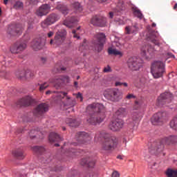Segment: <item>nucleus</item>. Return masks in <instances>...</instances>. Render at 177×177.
<instances>
[{"label":"nucleus","mask_w":177,"mask_h":177,"mask_svg":"<svg viewBox=\"0 0 177 177\" xmlns=\"http://www.w3.org/2000/svg\"><path fill=\"white\" fill-rule=\"evenodd\" d=\"M115 114L118 115V117L122 118L127 115V109L120 108L115 112Z\"/></svg>","instance_id":"29"},{"label":"nucleus","mask_w":177,"mask_h":177,"mask_svg":"<svg viewBox=\"0 0 177 177\" xmlns=\"http://www.w3.org/2000/svg\"><path fill=\"white\" fill-rule=\"evenodd\" d=\"M139 31V28L138 25L129 26L125 28L126 34H136Z\"/></svg>","instance_id":"19"},{"label":"nucleus","mask_w":177,"mask_h":177,"mask_svg":"<svg viewBox=\"0 0 177 177\" xmlns=\"http://www.w3.org/2000/svg\"><path fill=\"white\" fill-rule=\"evenodd\" d=\"M49 12H50V6H49L48 4H43L36 11V15L39 17H42V16H46V15H48Z\"/></svg>","instance_id":"15"},{"label":"nucleus","mask_w":177,"mask_h":177,"mask_svg":"<svg viewBox=\"0 0 177 177\" xmlns=\"http://www.w3.org/2000/svg\"><path fill=\"white\" fill-rule=\"evenodd\" d=\"M151 73L153 78H161L165 73V64L161 61H154L151 64Z\"/></svg>","instance_id":"3"},{"label":"nucleus","mask_w":177,"mask_h":177,"mask_svg":"<svg viewBox=\"0 0 177 177\" xmlns=\"http://www.w3.org/2000/svg\"><path fill=\"white\" fill-rule=\"evenodd\" d=\"M123 143H124V145H127V139H124Z\"/></svg>","instance_id":"60"},{"label":"nucleus","mask_w":177,"mask_h":177,"mask_svg":"<svg viewBox=\"0 0 177 177\" xmlns=\"http://www.w3.org/2000/svg\"><path fill=\"white\" fill-rule=\"evenodd\" d=\"M177 142V136H171L169 137H165L161 140V145L160 147H154V145H152L151 148V153L153 154H157V152L162 151V149H164V145H171V143H176Z\"/></svg>","instance_id":"4"},{"label":"nucleus","mask_w":177,"mask_h":177,"mask_svg":"<svg viewBox=\"0 0 177 177\" xmlns=\"http://www.w3.org/2000/svg\"><path fill=\"white\" fill-rule=\"evenodd\" d=\"M142 117H143V113L142 112L135 111L131 115V119L129 120H132L133 122H135L136 121H138V120H140V118H142Z\"/></svg>","instance_id":"27"},{"label":"nucleus","mask_w":177,"mask_h":177,"mask_svg":"<svg viewBox=\"0 0 177 177\" xmlns=\"http://www.w3.org/2000/svg\"><path fill=\"white\" fill-rule=\"evenodd\" d=\"M108 52L109 55H114L115 56H120V57H122V53L117 49L110 48Z\"/></svg>","instance_id":"32"},{"label":"nucleus","mask_w":177,"mask_h":177,"mask_svg":"<svg viewBox=\"0 0 177 177\" xmlns=\"http://www.w3.org/2000/svg\"><path fill=\"white\" fill-rule=\"evenodd\" d=\"M73 37H74V38H77V39H80V38H81V37L77 35V34H75V35H73Z\"/></svg>","instance_id":"55"},{"label":"nucleus","mask_w":177,"mask_h":177,"mask_svg":"<svg viewBox=\"0 0 177 177\" xmlns=\"http://www.w3.org/2000/svg\"><path fill=\"white\" fill-rule=\"evenodd\" d=\"M139 60L138 58L129 57L127 61V67L133 71H138L142 67V64Z\"/></svg>","instance_id":"6"},{"label":"nucleus","mask_w":177,"mask_h":177,"mask_svg":"<svg viewBox=\"0 0 177 177\" xmlns=\"http://www.w3.org/2000/svg\"><path fill=\"white\" fill-rule=\"evenodd\" d=\"M66 122L68 124V125H69V127H71L72 128L80 127V122L71 118H66Z\"/></svg>","instance_id":"25"},{"label":"nucleus","mask_w":177,"mask_h":177,"mask_svg":"<svg viewBox=\"0 0 177 177\" xmlns=\"http://www.w3.org/2000/svg\"><path fill=\"white\" fill-rule=\"evenodd\" d=\"M104 73H110V71H111V67H110V66H107V67H105L104 68Z\"/></svg>","instance_id":"44"},{"label":"nucleus","mask_w":177,"mask_h":177,"mask_svg":"<svg viewBox=\"0 0 177 177\" xmlns=\"http://www.w3.org/2000/svg\"><path fill=\"white\" fill-rule=\"evenodd\" d=\"M112 177H120V172H118V171H114L112 173Z\"/></svg>","instance_id":"45"},{"label":"nucleus","mask_w":177,"mask_h":177,"mask_svg":"<svg viewBox=\"0 0 177 177\" xmlns=\"http://www.w3.org/2000/svg\"><path fill=\"white\" fill-rule=\"evenodd\" d=\"M68 11L69 10L66 6H62L60 8V12L64 15V16H67V15H68Z\"/></svg>","instance_id":"37"},{"label":"nucleus","mask_w":177,"mask_h":177,"mask_svg":"<svg viewBox=\"0 0 177 177\" xmlns=\"http://www.w3.org/2000/svg\"><path fill=\"white\" fill-rule=\"evenodd\" d=\"M31 46L35 50H39V49H42V43L40 39H35L32 42Z\"/></svg>","instance_id":"22"},{"label":"nucleus","mask_w":177,"mask_h":177,"mask_svg":"<svg viewBox=\"0 0 177 177\" xmlns=\"http://www.w3.org/2000/svg\"><path fill=\"white\" fill-rule=\"evenodd\" d=\"M50 93H55V91H47L46 92V95H50Z\"/></svg>","instance_id":"52"},{"label":"nucleus","mask_w":177,"mask_h":177,"mask_svg":"<svg viewBox=\"0 0 177 177\" xmlns=\"http://www.w3.org/2000/svg\"><path fill=\"white\" fill-rule=\"evenodd\" d=\"M59 82H70V77L67 75L62 76L59 79H57Z\"/></svg>","instance_id":"36"},{"label":"nucleus","mask_w":177,"mask_h":177,"mask_svg":"<svg viewBox=\"0 0 177 177\" xmlns=\"http://www.w3.org/2000/svg\"><path fill=\"white\" fill-rule=\"evenodd\" d=\"M37 131L35 130H31L30 132H29V136L30 138H31L32 139L35 138V134L37 133Z\"/></svg>","instance_id":"43"},{"label":"nucleus","mask_w":177,"mask_h":177,"mask_svg":"<svg viewBox=\"0 0 177 177\" xmlns=\"http://www.w3.org/2000/svg\"><path fill=\"white\" fill-rule=\"evenodd\" d=\"M86 110L89 114L87 122L92 125H97L104 121L106 118V107L104 105L99 103H93L89 104Z\"/></svg>","instance_id":"1"},{"label":"nucleus","mask_w":177,"mask_h":177,"mask_svg":"<svg viewBox=\"0 0 177 177\" xmlns=\"http://www.w3.org/2000/svg\"><path fill=\"white\" fill-rule=\"evenodd\" d=\"M50 45H52V44H53V39H51V40L50 41Z\"/></svg>","instance_id":"62"},{"label":"nucleus","mask_w":177,"mask_h":177,"mask_svg":"<svg viewBox=\"0 0 177 177\" xmlns=\"http://www.w3.org/2000/svg\"><path fill=\"white\" fill-rule=\"evenodd\" d=\"M57 99H63L66 96V102L63 104L64 107H65V110L67 109H70V107H74V100L71 99V97L67 95V93L65 92H58L55 95Z\"/></svg>","instance_id":"8"},{"label":"nucleus","mask_w":177,"mask_h":177,"mask_svg":"<svg viewBox=\"0 0 177 177\" xmlns=\"http://www.w3.org/2000/svg\"><path fill=\"white\" fill-rule=\"evenodd\" d=\"M148 38L152 44H154V45H160V43L158 42L160 41V35H158V32H152L149 34Z\"/></svg>","instance_id":"17"},{"label":"nucleus","mask_w":177,"mask_h":177,"mask_svg":"<svg viewBox=\"0 0 177 177\" xmlns=\"http://www.w3.org/2000/svg\"><path fill=\"white\" fill-rule=\"evenodd\" d=\"M66 35H67V32L66 30H58L54 38V44L59 46V45H62L64 40L66 39Z\"/></svg>","instance_id":"9"},{"label":"nucleus","mask_w":177,"mask_h":177,"mask_svg":"<svg viewBox=\"0 0 177 177\" xmlns=\"http://www.w3.org/2000/svg\"><path fill=\"white\" fill-rule=\"evenodd\" d=\"M77 21L78 19L75 17H71V19L70 18H67L66 20L64 21V26H66L68 28H73V27H74V24H75V23H77Z\"/></svg>","instance_id":"18"},{"label":"nucleus","mask_w":177,"mask_h":177,"mask_svg":"<svg viewBox=\"0 0 177 177\" xmlns=\"http://www.w3.org/2000/svg\"><path fill=\"white\" fill-rule=\"evenodd\" d=\"M170 127L172 129H177V115L170 122Z\"/></svg>","instance_id":"35"},{"label":"nucleus","mask_w":177,"mask_h":177,"mask_svg":"<svg viewBox=\"0 0 177 177\" xmlns=\"http://www.w3.org/2000/svg\"><path fill=\"white\" fill-rule=\"evenodd\" d=\"M80 138L82 139H86V138H88V139H91V137L89 136V135L84 131H82L80 133Z\"/></svg>","instance_id":"39"},{"label":"nucleus","mask_w":177,"mask_h":177,"mask_svg":"<svg viewBox=\"0 0 177 177\" xmlns=\"http://www.w3.org/2000/svg\"><path fill=\"white\" fill-rule=\"evenodd\" d=\"M49 140L50 142H62L63 140L59 134L52 132L49 135Z\"/></svg>","instance_id":"21"},{"label":"nucleus","mask_w":177,"mask_h":177,"mask_svg":"<svg viewBox=\"0 0 177 177\" xmlns=\"http://www.w3.org/2000/svg\"><path fill=\"white\" fill-rule=\"evenodd\" d=\"M124 124L125 122H124V120L117 119L110 122L109 128L111 129V131H113V132H117L124 128Z\"/></svg>","instance_id":"10"},{"label":"nucleus","mask_w":177,"mask_h":177,"mask_svg":"<svg viewBox=\"0 0 177 177\" xmlns=\"http://www.w3.org/2000/svg\"><path fill=\"white\" fill-rule=\"evenodd\" d=\"M98 2H100L101 3H104L105 2H107L109 0H97Z\"/></svg>","instance_id":"54"},{"label":"nucleus","mask_w":177,"mask_h":177,"mask_svg":"<svg viewBox=\"0 0 177 177\" xmlns=\"http://www.w3.org/2000/svg\"><path fill=\"white\" fill-rule=\"evenodd\" d=\"M136 96L133 94H129L127 95L126 99H135Z\"/></svg>","instance_id":"46"},{"label":"nucleus","mask_w":177,"mask_h":177,"mask_svg":"<svg viewBox=\"0 0 177 177\" xmlns=\"http://www.w3.org/2000/svg\"><path fill=\"white\" fill-rule=\"evenodd\" d=\"M112 97V102H118V100H121L122 99V92L120 91V90L117 88H113V94Z\"/></svg>","instance_id":"20"},{"label":"nucleus","mask_w":177,"mask_h":177,"mask_svg":"<svg viewBox=\"0 0 177 177\" xmlns=\"http://www.w3.org/2000/svg\"><path fill=\"white\" fill-rule=\"evenodd\" d=\"M121 85H122V82H117L115 83V86H121Z\"/></svg>","instance_id":"53"},{"label":"nucleus","mask_w":177,"mask_h":177,"mask_svg":"<svg viewBox=\"0 0 177 177\" xmlns=\"http://www.w3.org/2000/svg\"><path fill=\"white\" fill-rule=\"evenodd\" d=\"M117 23H118V24H124V22L122 19H116Z\"/></svg>","instance_id":"49"},{"label":"nucleus","mask_w":177,"mask_h":177,"mask_svg":"<svg viewBox=\"0 0 177 177\" xmlns=\"http://www.w3.org/2000/svg\"><path fill=\"white\" fill-rule=\"evenodd\" d=\"M53 34H55V32H52V31H50L47 35L48 37V38H52V37H53Z\"/></svg>","instance_id":"48"},{"label":"nucleus","mask_w":177,"mask_h":177,"mask_svg":"<svg viewBox=\"0 0 177 177\" xmlns=\"http://www.w3.org/2000/svg\"><path fill=\"white\" fill-rule=\"evenodd\" d=\"M21 32H23V28L19 26H16V30H12L11 32L8 31V34H10V35H16V34H17V35H20Z\"/></svg>","instance_id":"31"},{"label":"nucleus","mask_w":177,"mask_h":177,"mask_svg":"<svg viewBox=\"0 0 177 177\" xmlns=\"http://www.w3.org/2000/svg\"><path fill=\"white\" fill-rule=\"evenodd\" d=\"M20 103L21 106H30V104L32 103V98L31 97V96H27V97H23L20 100Z\"/></svg>","instance_id":"24"},{"label":"nucleus","mask_w":177,"mask_h":177,"mask_svg":"<svg viewBox=\"0 0 177 177\" xmlns=\"http://www.w3.org/2000/svg\"><path fill=\"white\" fill-rule=\"evenodd\" d=\"M176 8H177V3L175 4L174 9H176Z\"/></svg>","instance_id":"64"},{"label":"nucleus","mask_w":177,"mask_h":177,"mask_svg":"<svg viewBox=\"0 0 177 177\" xmlns=\"http://www.w3.org/2000/svg\"><path fill=\"white\" fill-rule=\"evenodd\" d=\"M133 13L136 17H138L140 20L143 19V14H142V12H140V10L138 9L136 7L132 8Z\"/></svg>","instance_id":"28"},{"label":"nucleus","mask_w":177,"mask_h":177,"mask_svg":"<svg viewBox=\"0 0 177 177\" xmlns=\"http://www.w3.org/2000/svg\"><path fill=\"white\" fill-rule=\"evenodd\" d=\"M77 98L80 99V102H82V100H84V97H82V94H81V93H78L77 94Z\"/></svg>","instance_id":"47"},{"label":"nucleus","mask_w":177,"mask_h":177,"mask_svg":"<svg viewBox=\"0 0 177 177\" xmlns=\"http://www.w3.org/2000/svg\"><path fill=\"white\" fill-rule=\"evenodd\" d=\"M122 10V9H120V10H118V14L117 15H120Z\"/></svg>","instance_id":"58"},{"label":"nucleus","mask_w":177,"mask_h":177,"mask_svg":"<svg viewBox=\"0 0 177 177\" xmlns=\"http://www.w3.org/2000/svg\"><path fill=\"white\" fill-rule=\"evenodd\" d=\"M167 175L168 177H177V170L169 169L167 171Z\"/></svg>","instance_id":"34"},{"label":"nucleus","mask_w":177,"mask_h":177,"mask_svg":"<svg viewBox=\"0 0 177 177\" xmlns=\"http://www.w3.org/2000/svg\"><path fill=\"white\" fill-rule=\"evenodd\" d=\"M154 53V48L150 45L142 46L141 48V55L145 59H150Z\"/></svg>","instance_id":"11"},{"label":"nucleus","mask_w":177,"mask_h":177,"mask_svg":"<svg viewBox=\"0 0 177 177\" xmlns=\"http://www.w3.org/2000/svg\"><path fill=\"white\" fill-rule=\"evenodd\" d=\"M10 51L11 53L16 54V53H19V48L17 47V46L15 45L12 46L10 48Z\"/></svg>","instance_id":"42"},{"label":"nucleus","mask_w":177,"mask_h":177,"mask_svg":"<svg viewBox=\"0 0 177 177\" xmlns=\"http://www.w3.org/2000/svg\"><path fill=\"white\" fill-rule=\"evenodd\" d=\"M72 5L76 12H82L83 8L80 3L74 2Z\"/></svg>","instance_id":"33"},{"label":"nucleus","mask_w":177,"mask_h":177,"mask_svg":"<svg viewBox=\"0 0 177 177\" xmlns=\"http://www.w3.org/2000/svg\"><path fill=\"white\" fill-rule=\"evenodd\" d=\"M117 158H118L119 160H122V156H118Z\"/></svg>","instance_id":"57"},{"label":"nucleus","mask_w":177,"mask_h":177,"mask_svg":"<svg viewBox=\"0 0 177 177\" xmlns=\"http://www.w3.org/2000/svg\"><path fill=\"white\" fill-rule=\"evenodd\" d=\"M15 9H22L23 3L21 1H17L14 5Z\"/></svg>","instance_id":"40"},{"label":"nucleus","mask_w":177,"mask_h":177,"mask_svg":"<svg viewBox=\"0 0 177 177\" xmlns=\"http://www.w3.org/2000/svg\"><path fill=\"white\" fill-rule=\"evenodd\" d=\"M114 88H108L104 91V96L108 100L113 101V95Z\"/></svg>","instance_id":"23"},{"label":"nucleus","mask_w":177,"mask_h":177,"mask_svg":"<svg viewBox=\"0 0 177 177\" xmlns=\"http://www.w3.org/2000/svg\"><path fill=\"white\" fill-rule=\"evenodd\" d=\"M104 138V142L102 144V150L110 151L117 149L118 146V140L115 136H112L109 133H100L98 132L95 134V140L97 142L100 140V138Z\"/></svg>","instance_id":"2"},{"label":"nucleus","mask_w":177,"mask_h":177,"mask_svg":"<svg viewBox=\"0 0 177 177\" xmlns=\"http://www.w3.org/2000/svg\"><path fill=\"white\" fill-rule=\"evenodd\" d=\"M164 115H165V113L164 112H158L154 114L151 118V123L153 125H160L161 122H163L165 120Z\"/></svg>","instance_id":"13"},{"label":"nucleus","mask_w":177,"mask_h":177,"mask_svg":"<svg viewBox=\"0 0 177 177\" xmlns=\"http://www.w3.org/2000/svg\"><path fill=\"white\" fill-rule=\"evenodd\" d=\"M30 78H32V77H34V73H30Z\"/></svg>","instance_id":"59"},{"label":"nucleus","mask_w":177,"mask_h":177,"mask_svg":"<svg viewBox=\"0 0 177 177\" xmlns=\"http://www.w3.org/2000/svg\"><path fill=\"white\" fill-rule=\"evenodd\" d=\"M156 23L152 24V27H156Z\"/></svg>","instance_id":"63"},{"label":"nucleus","mask_w":177,"mask_h":177,"mask_svg":"<svg viewBox=\"0 0 177 177\" xmlns=\"http://www.w3.org/2000/svg\"><path fill=\"white\" fill-rule=\"evenodd\" d=\"M97 40L93 41V45L96 52H102L106 42V35L104 33H98L96 35Z\"/></svg>","instance_id":"5"},{"label":"nucleus","mask_w":177,"mask_h":177,"mask_svg":"<svg viewBox=\"0 0 177 177\" xmlns=\"http://www.w3.org/2000/svg\"><path fill=\"white\" fill-rule=\"evenodd\" d=\"M106 17H104L95 16L91 19V24H93V26L104 27L106 26Z\"/></svg>","instance_id":"14"},{"label":"nucleus","mask_w":177,"mask_h":177,"mask_svg":"<svg viewBox=\"0 0 177 177\" xmlns=\"http://www.w3.org/2000/svg\"><path fill=\"white\" fill-rule=\"evenodd\" d=\"M14 157L18 158V160H24L26 155L21 149H17L12 153Z\"/></svg>","instance_id":"26"},{"label":"nucleus","mask_w":177,"mask_h":177,"mask_svg":"<svg viewBox=\"0 0 177 177\" xmlns=\"http://www.w3.org/2000/svg\"><path fill=\"white\" fill-rule=\"evenodd\" d=\"M38 85H40V87L39 88V91L40 92H43V91H45V89H46V88H48V85L46 84V83L42 84H38Z\"/></svg>","instance_id":"41"},{"label":"nucleus","mask_w":177,"mask_h":177,"mask_svg":"<svg viewBox=\"0 0 177 177\" xmlns=\"http://www.w3.org/2000/svg\"><path fill=\"white\" fill-rule=\"evenodd\" d=\"M8 1H9V0H4V3H5V5H7V4H8Z\"/></svg>","instance_id":"61"},{"label":"nucleus","mask_w":177,"mask_h":177,"mask_svg":"<svg viewBox=\"0 0 177 177\" xmlns=\"http://www.w3.org/2000/svg\"><path fill=\"white\" fill-rule=\"evenodd\" d=\"M60 19V17L57 14H50L47 17V18L41 22L42 28H46V27H49V26H52V24H55L56 21H58Z\"/></svg>","instance_id":"7"},{"label":"nucleus","mask_w":177,"mask_h":177,"mask_svg":"<svg viewBox=\"0 0 177 177\" xmlns=\"http://www.w3.org/2000/svg\"><path fill=\"white\" fill-rule=\"evenodd\" d=\"M173 99V95L169 92H165L158 97V100L160 104H167V103H171Z\"/></svg>","instance_id":"12"},{"label":"nucleus","mask_w":177,"mask_h":177,"mask_svg":"<svg viewBox=\"0 0 177 177\" xmlns=\"http://www.w3.org/2000/svg\"><path fill=\"white\" fill-rule=\"evenodd\" d=\"M122 85H124V86H128V83L124 82L122 83Z\"/></svg>","instance_id":"56"},{"label":"nucleus","mask_w":177,"mask_h":177,"mask_svg":"<svg viewBox=\"0 0 177 177\" xmlns=\"http://www.w3.org/2000/svg\"><path fill=\"white\" fill-rule=\"evenodd\" d=\"M82 49H86V47H85V44H83L79 48V50L82 51Z\"/></svg>","instance_id":"50"},{"label":"nucleus","mask_w":177,"mask_h":177,"mask_svg":"<svg viewBox=\"0 0 177 177\" xmlns=\"http://www.w3.org/2000/svg\"><path fill=\"white\" fill-rule=\"evenodd\" d=\"M81 164L82 165H87L90 168H92V167H95V162L94 160H87L86 159H83L81 161Z\"/></svg>","instance_id":"30"},{"label":"nucleus","mask_w":177,"mask_h":177,"mask_svg":"<svg viewBox=\"0 0 177 177\" xmlns=\"http://www.w3.org/2000/svg\"><path fill=\"white\" fill-rule=\"evenodd\" d=\"M49 110V106L45 103L40 104L35 110L36 115H41Z\"/></svg>","instance_id":"16"},{"label":"nucleus","mask_w":177,"mask_h":177,"mask_svg":"<svg viewBox=\"0 0 177 177\" xmlns=\"http://www.w3.org/2000/svg\"><path fill=\"white\" fill-rule=\"evenodd\" d=\"M113 17H114V13L113 12H109V18L113 19Z\"/></svg>","instance_id":"51"},{"label":"nucleus","mask_w":177,"mask_h":177,"mask_svg":"<svg viewBox=\"0 0 177 177\" xmlns=\"http://www.w3.org/2000/svg\"><path fill=\"white\" fill-rule=\"evenodd\" d=\"M17 46L18 48V52L20 53V52H23V50L27 48V44H26V43H22Z\"/></svg>","instance_id":"38"}]
</instances>
